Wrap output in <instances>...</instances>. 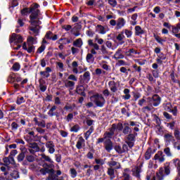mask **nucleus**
<instances>
[{
	"mask_svg": "<svg viewBox=\"0 0 180 180\" xmlns=\"http://www.w3.org/2000/svg\"><path fill=\"white\" fill-rule=\"evenodd\" d=\"M40 77L39 79V89L41 92L46 91V72L41 71L40 72Z\"/></svg>",
	"mask_w": 180,
	"mask_h": 180,
	"instance_id": "39448f33",
	"label": "nucleus"
},
{
	"mask_svg": "<svg viewBox=\"0 0 180 180\" xmlns=\"http://www.w3.org/2000/svg\"><path fill=\"white\" fill-rule=\"evenodd\" d=\"M147 103V100L144 98V97L141 99H140L138 102V105L139 106H144Z\"/></svg>",
	"mask_w": 180,
	"mask_h": 180,
	"instance_id": "3c124183",
	"label": "nucleus"
},
{
	"mask_svg": "<svg viewBox=\"0 0 180 180\" xmlns=\"http://www.w3.org/2000/svg\"><path fill=\"white\" fill-rule=\"evenodd\" d=\"M108 175H109L111 180H112L115 176V169L113 167H108L107 171Z\"/></svg>",
	"mask_w": 180,
	"mask_h": 180,
	"instance_id": "a878e982",
	"label": "nucleus"
},
{
	"mask_svg": "<svg viewBox=\"0 0 180 180\" xmlns=\"http://www.w3.org/2000/svg\"><path fill=\"white\" fill-rule=\"evenodd\" d=\"M62 29H64V30H65L66 32H68L71 30V29H72V26L70 25H63Z\"/></svg>",
	"mask_w": 180,
	"mask_h": 180,
	"instance_id": "e2e57ef3",
	"label": "nucleus"
},
{
	"mask_svg": "<svg viewBox=\"0 0 180 180\" xmlns=\"http://www.w3.org/2000/svg\"><path fill=\"white\" fill-rule=\"evenodd\" d=\"M103 95L105 97L108 98L110 95V91H109V89H105L104 91H103Z\"/></svg>",
	"mask_w": 180,
	"mask_h": 180,
	"instance_id": "69168bd1",
	"label": "nucleus"
},
{
	"mask_svg": "<svg viewBox=\"0 0 180 180\" xmlns=\"http://www.w3.org/2000/svg\"><path fill=\"white\" fill-rule=\"evenodd\" d=\"M161 103V98L158 95L155 94L152 98H148V105L149 106H158Z\"/></svg>",
	"mask_w": 180,
	"mask_h": 180,
	"instance_id": "423d86ee",
	"label": "nucleus"
},
{
	"mask_svg": "<svg viewBox=\"0 0 180 180\" xmlns=\"http://www.w3.org/2000/svg\"><path fill=\"white\" fill-rule=\"evenodd\" d=\"M56 109H57V107L56 105H53L49 110V112H48V115H49L50 116H54V111L56 110Z\"/></svg>",
	"mask_w": 180,
	"mask_h": 180,
	"instance_id": "13d9d810",
	"label": "nucleus"
},
{
	"mask_svg": "<svg viewBox=\"0 0 180 180\" xmlns=\"http://www.w3.org/2000/svg\"><path fill=\"white\" fill-rule=\"evenodd\" d=\"M46 148H48L49 154H54L56 152V146L53 141H49L46 143Z\"/></svg>",
	"mask_w": 180,
	"mask_h": 180,
	"instance_id": "f8f14e48",
	"label": "nucleus"
},
{
	"mask_svg": "<svg viewBox=\"0 0 180 180\" xmlns=\"http://www.w3.org/2000/svg\"><path fill=\"white\" fill-rule=\"evenodd\" d=\"M112 58H115V60H122L124 58V55L122 53V49H119L114 54Z\"/></svg>",
	"mask_w": 180,
	"mask_h": 180,
	"instance_id": "aec40b11",
	"label": "nucleus"
},
{
	"mask_svg": "<svg viewBox=\"0 0 180 180\" xmlns=\"http://www.w3.org/2000/svg\"><path fill=\"white\" fill-rule=\"evenodd\" d=\"M25 98L24 97H20L17 98L16 103L17 105H22V103H25Z\"/></svg>",
	"mask_w": 180,
	"mask_h": 180,
	"instance_id": "bf43d9fd",
	"label": "nucleus"
},
{
	"mask_svg": "<svg viewBox=\"0 0 180 180\" xmlns=\"http://www.w3.org/2000/svg\"><path fill=\"white\" fill-rule=\"evenodd\" d=\"M22 49L27 51V53H34V46L32 44L24 43Z\"/></svg>",
	"mask_w": 180,
	"mask_h": 180,
	"instance_id": "ddd939ff",
	"label": "nucleus"
},
{
	"mask_svg": "<svg viewBox=\"0 0 180 180\" xmlns=\"http://www.w3.org/2000/svg\"><path fill=\"white\" fill-rule=\"evenodd\" d=\"M27 43L29 44H36L37 43V38H34L33 37H30L27 38Z\"/></svg>",
	"mask_w": 180,
	"mask_h": 180,
	"instance_id": "c9c22d12",
	"label": "nucleus"
},
{
	"mask_svg": "<svg viewBox=\"0 0 180 180\" xmlns=\"http://www.w3.org/2000/svg\"><path fill=\"white\" fill-rule=\"evenodd\" d=\"M124 34H123V32L122 31L116 37L117 40L118 41H122V40H124Z\"/></svg>",
	"mask_w": 180,
	"mask_h": 180,
	"instance_id": "a18cd8bd",
	"label": "nucleus"
},
{
	"mask_svg": "<svg viewBox=\"0 0 180 180\" xmlns=\"http://www.w3.org/2000/svg\"><path fill=\"white\" fill-rule=\"evenodd\" d=\"M110 26L115 27V30H120L126 26V20L123 18H119L117 20L111 19L110 20Z\"/></svg>",
	"mask_w": 180,
	"mask_h": 180,
	"instance_id": "7ed1b4c3",
	"label": "nucleus"
},
{
	"mask_svg": "<svg viewBox=\"0 0 180 180\" xmlns=\"http://www.w3.org/2000/svg\"><path fill=\"white\" fill-rule=\"evenodd\" d=\"M167 127H169L170 130H174L175 129V121L167 123Z\"/></svg>",
	"mask_w": 180,
	"mask_h": 180,
	"instance_id": "49530a36",
	"label": "nucleus"
},
{
	"mask_svg": "<svg viewBox=\"0 0 180 180\" xmlns=\"http://www.w3.org/2000/svg\"><path fill=\"white\" fill-rule=\"evenodd\" d=\"M90 99L98 108H103L105 103H106V100L105 97L102 95L95 94L90 97Z\"/></svg>",
	"mask_w": 180,
	"mask_h": 180,
	"instance_id": "f03ea898",
	"label": "nucleus"
},
{
	"mask_svg": "<svg viewBox=\"0 0 180 180\" xmlns=\"http://www.w3.org/2000/svg\"><path fill=\"white\" fill-rule=\"evenodd\" d=\"M46 174H49L48 180H58V176L54 174V169L51 168L49 169H46Z\"/></svg>",
	"mask_w": 180,
	"mask_h": 180,
	"instance_id": "9b49d317",
	"label": "nucleus"
},
{
	"mask_svg": "<svg viewBox=\"0 0 180 180\" xmlns=\"http://www.w3.org/2000/svg\"><path fill=\"white\" fill-rule=\"evenodd\" d=\"M165 139H166L167 141H171V140H174V136H172V134H166L165 135Z\"/></svg>",
	"mask_w": 180,
	"mask_h": 180,
	"instance_id": "680f3d73",
	"label": "nucleus"
},
{
	"mask_svg": "<svg viewBox=\"0 0 180 180\" xmlns=\"http://www.w3.org/2000/svg\"><path fill=\"white\" fill-rule=\"evenodd\" d=\"M116 130V124H113L112 127L110 129V131L104 133L103 137L106 140H110L115 135V131Z\"/></svg>",
	"mask_w": 180,
	"mask_h": 180,
	"instance_id": "6e6552de",
	"label": "nucleus"
},
{
	"mask_svg": "<svg viewBox=\"0 0 180 180\" xmlns=\"http://www.w3.org/2000/svg\"><path fill=\"white\" fill-rule=\"evenodd\" d=\"M127 139L128 141H134V140L136 139V136L133 134H129L127 136Z\"/></svg>",
	"mask_w": 180,
	"mask_h": 180,
	"instance_id": "5fc2aeb1",
	"label": "nucleus"
},
{
	"mask_svg": "<svg viewBox=\"0 0 180 180\" xmlns=\"http://www.w3.org/2000/svg\"><path fill=\"white\" fill-rule=\"evenodd\" d=\"M73 46H75L76 47H81L82 46V39L81 38L76 39L73 42Z\"/></svg>",
	"mask_w": 180,
	"mask_h": 180,
	"instance_id": "58836bf2",
	"label": "nucleus"
},
{
	"mask_svg": "<svg viewBox=\"0 0 180 180\" xmlns=\"http://www.w3.org/2000/svg\"><path fill=\"white\" fill-rule=\"evenodd\" d=\"M76 91L79 95H84V86L82 85L78 86L77 87Z\"/></svg>",
	"mask_w": 180,
	"mask_h": 180,
	"instance_id": "79ce46f5",
	"label": "nucleus"
},
{
	"mask_svg": "<svg viewBox=\"0 0 180 180\" xmlns=\"http://www.w3.org/2000/svg\"><path fill=\"white\" fill-rule=\"evenodd\" d=\"M108 165L110 166V168H113V167H115V169H120L122 168L120 163L115 160L108 162Z\"/></svg>",
	"mask_w": 180,
	"mask_h": 180,
	"instance_id": "a211bd4d",
	"label": "nucleus"
},
{
	"mask_svg": "<svg viewBox=\"0 0 180 180\" xmlns=\"http://www.w3.org/2000/svg\"><path fill=\"white\" fill-rule=\"evenodd\" d=\"M164 169L161 167L159 169V172L157 173V178L158 180H163L164 179Z\"/></svg>",
	"mask_w": 180,
	"mask_h": 180,
	"instance_id": "c85d7f7f",
	"label": "nucleus"
},
{
	"mask_svg": "<svg viewBox=\"0 0 180 180\" xmlns=\"http://www.w3.org/2000/svg\"><path fill=\"white\" fill-rule=\"evenodd\" d=\"M154 160L158 161V162H164L165 161V155L162 151H158L154 156Z\"/></svg>",
	"mask_w": 180,
	"mask_h": 180,
	"instance_id": "9d476101",
	"label": "nucleus"
},
{
	"mask_svg": "<svg viewBox=\"0 0 180 180\" xmlns=\"http://www.w3.org/2000/svg\"><path fill=\"white\" fill-rule=\"evenodd\" d=\"M154 153H155V149L153 150V148H148L144 155L145 160H150V158H151V155H153Z\"/></svg>",
	"mask_w": 180,
	"mask_h": 180,
	"instance_id": "6ab92c4d",
	"label": "nucleus"
},
{
	"mask_svg": "<svg viewBox=\"0 0 180 180\" xmlns=\"http://www.w3.org/2000/svg\"><path fill=\"white\" fill-rule=\"evenodd\" d=\"M108 4L112 8H115V6L117 5V1L116 0H108Z\"/></svg>",
	"mask_w": 180,
	"mask_h": 180,
	"instance_id": "4d7b16f0",
	"label": "nucleus"
},
{
	"mask_svg": "<svg viewBox=\"0 0 180 180\" xmlns=\"http://www.w3.org/2000/svg\"><path fill=\"white\" fill-rule=\"evenodd\" d=\"M80 78H82L83 82L88 84L91 81V72L89 71L85 72L83 75L80 76Z\"/></svg>",
	"mask_w": 180,
	"mask_h": 180,
	"instance_id": "2eb2a0df",
	"label": "nucleus"
},
{
	"mask_svg": "<svg viewBox=\"0 0 180 180\" xmlns=\"http://www.w3.org/2000/svg\"><path fill=\"white\" fill-rule=\"evenodd\" d=\"M124 128V124H122V122H119L117 125V129L119 130V131H123V129Z\"/></svg>",
	"mask_w": 180,
	"mask_h": 180,
	"instance_id": "0e129e2a",
	"label": "nucleus"
},
{
	"mask_svg": "<svg viewBox=\"0 0 180 180\" xmlns=\"http://www.w3.org/2000/svg\"><path fill=\"white\" fill-rule=\"evenodd\" d=\"M174 148H176L177 150H180V142L177 141L174 143Z\"/></svg>",
	"mask_w": 180,
	"mask_h": 180,
	"instance_id": "774afa93",
	"label": "nucleus"
},
{
	"mask_svg": "<svg viewBox=\"0 0 180 180\" xmlns=\"http://www.w3.org/2000/svg\"><path fill=\"white\" fill-rule=\"evenodd\" d=\"M134 30L135 36H141L142 34H144V30H143V28H141L139 25L135 26Z\"/></svg>",
	"mask_w": 180,
	"mask_h": 180,
	"instance_id": "5701e85b",
	"label": "nucleus"
},
{
	"mask_svg": "<svg viewBox=\"0 0 180 180\" xmlns=\"http://www.w3.org/2000/svg\"><path fill=\"white\" fill-rule=\"evenodd\" d=\"M97 31L100 34H105L106 33V30H105V27L98 25H97Z\"/></svg>",
	"mask_w": 180,
	"mask_h": 180,
	"instance_id": "f704fd0d",
	"label": "nucleus"
},
{
	"mask_svg": "<svg viewBox=\"0 0 180 180\" xmlns=\"http://www.w3.org/2000/svg\"><path fill=\"white\" fill-rule=\"evenodd\" d=\"M164 153L167 157H172V153H171V149L169 148H165Z\"/></svg>",
	"mask_w": 180,
	"mask_h": 180,
	"instance_id": "09e8293b",
	"label": "nucleus"
},
{
	"mask_svg": "<svg viewBox=\"0 0 180 180\" xmlns=\"http://www.w3.org/2000/svg\"><path fill=\"white\" fill-rule=\"evenodd\" d=\"M94 132V127H91L84 134V138L86 140L89 139V136Z\"/></svg>",
	"mask_w": 180,
	"mask_h": 180,
	"instance_id": "72a5a7b5",
	"label": "nucleus"
},
{
	"mask_svg": "<svg viewBox=\"0 0 180 180\" xmlns=\"http://www.w3.org/2000/svg\"><path fill=\"white\" fill-rule=\"evenodd\" d=\"M41 153L39 154V157L41 160V161H43L42 163V167L43 168H41V169H39V172L40 174H41L42 175H46V155L43 153H44V148H42L39 151Z\"/></svg>",
	"mask_w": 180,
	"mask_h": 180,
	"instance_id": "0eeeda50",
	"label": "nucleus"
},
{
	"mask_svg": "<svg viewBox=\"0 0 180 180\" xmlns=\"http://www.w3.org/2000/svg\"><path fill=\"white\" fill-rule=\"evenodd\" d=\"M65 86L66 88H70V89H74V87L75 86V82L71 80H66L65 82Z\"/></svg>",
	"mask_w": 180,
	"mask_h": 180,
	"instance_id": "393cba45",
	"label": "nucleus"
},
{
	"mask_svg": "<svg viewBox=\"0 0 180 180\" xmlns=\"http://www.w3.org/2000/svg\"><path fill=\"white\" fill-rule=\"evenodd\" d=\"M129 172H130V169H125L123 172V176L124 180H130V174H129Z\"/></svg>",
	"mask_w": 180,
	"mask_h": 180,
	"instance_id": "2f4dec72",
	"label": "nucleus"
},
{
	"mask_svg": "<svg viewBox=\"0 0 180 180\" xmlns=\"http://www.w3.org/2000/svg\"><path fill=\"white\" fill-rule=\"evenodd\" d=\"M174 137L176 140H180V131L179 129H174Z\"/></svg>",
	"mask_w": 180,
	"mask_h": 180,
	"instance_id": "864d4df0",
	"label": "nucleus"
},
{
	"mask_svg": "<svg viewBox=\"0 0 180 180\" xmlns=\"http://www.w3.org/2000/svg\"><path fill=\"white\" fill-rule=\"evenodd\" d=\"M108 86L113 94L117 92V84L115 81H110L108 82Z\"/></svg>",
	"mask_w": 180,
	"mask_h": 180,
	"instance_id": "dca6fc26",
	"label": "nucleus"
},
{
	"mask_svg": "<svg viewBox=\"0 0 180 180\" xmlns=\"http://www.w3.org/2000/svg\"><path fill=\"white\" fill-rule=\"evenodd\" d=\"M81 129V127H79V125L76 124L74 125L71 129H70V131H74L75 133H77V131H79V129Z\"/></svg>",
	"mask_w": 180,
	"mask_h": 180,
	"instance_id": "37998d69",
	"label": "nucleus"
},
{
	"mask_svg": "<svg viewBox=\"0 0 180 180\" xmlns=\"http://www.w3.org/2000/svg\"><path fill=\"white\" fill-rule=\"evenodd\" d=\"M12 68L13 71H19V70H20V65L18 63H15L13 65Z\"/></svg>",
	"mask_w": 180,
	"mask_h": 180,
	"instance_id": "8fccbe9b",
	"label": "nucleus"
},
{
	"mask_svg": "<svg viewBox=\"0 0 180 180\" xmlns=\"http://www.w3.org/2000/svg\"><path fill=\"white\" fill-rule=\"evenodd\" d=\"M146 180H155V176L154 175V173H148L146 176Z\"/></svg>",
	"mask_w": 180,
	"mask_h": 180,
	"instance_id": "603ef678",
	"label": "nucleus"
},
{
	"mask_svg": "<svg viewBox=\"0 0 180 180\" xmlns=\"http://www.w3.org/2000/svg\"><path fill=\"white\" fill-rule=\"evenodd\" d=\"M123 134L127 135L129 133H131V128L129 127L128 122H124V128L122 129Z\"/></svg>",
	"mask_w": 180,
	"mask_h": 180,
	"instance_id": "4be33fe9",
	"label": "nucleus"
},
{
	"mask_svg": "<svg viewBox=\"0 0 180 180\" xmlns=\"http://www.w3.org/2000/svg\"><path fill=\"white\" fill-rule=\"evenodd\" d=\"M152 74L154 78H158L160 77V74L158 73V70H152Z\"/></svg>",
	"mask_w": 180,
	"mask_h": 180,
	"instance_id": "338daca9",
	"label": "nucleus"
},
{
	"mask_svg": "<svg viewBox=\"0 0 180 180\" xmlns=\"http://www.w3.org/2000/svg\"><path fill=\"white\" fill-rule=\"evenodd\" d=\"M104 144L105 150L106 151H108V153H110V151L113 150V143H112V141H110V139L105 140L104 141Z\"/></svg>",
	"mask_w": 180,
	"mask_h": 180,
	"instance_id": "4468645a",
	"label": "nucleus"
},
{
	"mask_svg": "<svg viewBox=\"0 0 180 180\" xmlns=\"http://www.w3.org/2000/svg\"><path fill=\"white\" fill-rule=\"evenodd\" d=\"M180 28L178 27L177 24L175 26L172 27V34H176L177 33H179Z\"/></svg>",
	"mask_w": 180,
	"mask_h": 180,
	"instance_id": "a19ab883",
	"label": "nucleus"
},
{
	"mask_svg": "<svg viewBox=\"0 0 180 180\" xmlns=\"http://www.w3.org/2000/svg\"><path fill=\"white\" fill-rule=\"evenodd\" d=\"M85 144V139H84V138H82V136L79 137L77 144H76V147L78 150H81V148H82V146Z\"/></svg>",
	"mask_w": 180,
	"mask_h": 180,
	"instance_id": "b1692460",
	"label": "nucleus"
},
{
	"mask_svg": "<svg viewBox=\"0 0 180 180\" xmlns=\"http://www.w3.org/2000/svg\"><path fill=\"white\" fill-rule=\"evenodd\" d=\"M70 174L71 178H77V176L78 175L77 170L74 168H70Z\"/></svg>",
	"mask_w": 180,
	"mask_h": 180,
	"instance_id": "ea45409f",
	"label": "nucleus"
},
{
	"mask_svg": "<svg viewBox=\"0 0 180 180\" xmlns=\"http://www.w3.org/2000/svg\"><path fill=\"white\" fill-rule=\"evenodd\" d=\"M11 177L13 178V179H18L19 178V172L14 170L11 174Z\"/></svg>",
	"mask_w": 180,
	"mask_h": 180,
	"instance_id": "c03bdc74",
	"label": "nucleus"
},
{
	"mask_svg": "<svg viewBox=\"0 0 180 180\" xmlns=\"http://www.w3.org/2000/svg\"><path fill=\"white\" fill-rule=\"evenodd\" d=\"M86 60L87 63L93 64L94 61H95V58H94V55H92V53H88L86 55Z\"/></svg>",
	"mask_w": 180,
	"mask_h": 180,
	"instance_id": "7c9ffc66",
	"label": "nucleus"
},
{
	"mask_svg": "<svg viewBox=\"0 0 180 180\" xmlns=\"http://www.w3.org/2000/svg\"><path fill=\"white\" fill-rule=\"evenodd\" d=\"M10 43H14V44L17 45V47L14 48V50H19L22 47L20 43H23V38L22 36L14 33L10 37Z\"/></svg>",
	"mask_w": 180,
	"mask_h": 180,
	"instance_id": "20e7f679",
	"label": "nucleus"
},
{
	"mask_svg": "<svg viewBox=\"0 0 180 180\" xmlns=\"http://www.w3.org/2000/svg\"><path fill=\"white\" fill-rule=\"evenodd\" d=\"M29 147L30 148H32V150H34V151H40V148H39V146L36 143H30Z\"/></svg>",
	"mask_w": 180,
	"mask_h": 180,
	"instance_id": "4c0bfd02",
	"label": "nucleus"
},
{
	"mask_svg": "<svg viewBox=\"0 0 180 180\" xmlns=\"http://www.w3.org/2000/svg\"><path fill=\"white\" fill-rule=\"evenodd\" d=\"M17 160L18 162H22V161L25 160V153H20L17 157Z\"/></svg>",
	"mask_w": 180,
	"mask_h": 180,
	"instance_id": "de8ad7c7",
	"label": "nucleus"
},
{
	"mask_svg": "<svg viewBox=\"0 0 180 180\" xmlns=\"http://www.w3.org/2000/svg\"><path fill=\"white\" fill-rule=\"evenodd\" d=\"M46 161H48V162H50L49 165L46 164V167L51 169L54 168V165H53L54 162L53 161V160L51 159L50 157L46 156Z\"/></svg>",
	"mask_w": 180,
	"mask_h": 180,
	"instance_id": "e433bc0d",
	"label": "nucleus"
},
{
	"mask_svg": "<svg viewBox=\"0 0 180 180\" xmlns=\"http://www.w3.org/2000/svg\"><path fill=\"white\" fill-rule=\"evenodd\" d=\"M143 167V164H141L139 167H136L133 169L132 172L134 176L136 178H140V172H141V167Z\"/></svg>",
	"mask_w": 180,
	"mask_h": 180,
	"instance_id": "412c9836",
	"label": "nucleus"
},
{
	"mask_svg": "<svg viewBox=\"0 0 180 180\" xmlns=\"http://www.w3.org/2000/svg\"><path fill=\"white\" fill-rule=\"evenodd\" d=\"M4 162L5 164V165H11V164L12 165H14L15 164V159L13 158V157L12 156H8V157H6L3 159Z\"/></svg>",
	"mask_w": 180,
	"mask_h": 180,
	"instance_id": "f3484780",
	"label": "nucleus"
},
{
	"mask_svg": "<svg viewBox=\"0 0 180 180\" xmlns=\"http://www.w3.org/2000/svg\"><path fill=\"white\" fill-rule=\"evenodd\" d=\"M68 81H75L77 82L78 81V78L75 77L74 75H70L68 77Z\"/></svg>",
	"mask_w": 180,
	"mask_h": 180,
	"instance_id": "052dcab7",
	"label": "nucleus"
},
{
	"mask_svg": "<svg viewBox=\"0 0 180 180\" xmlns=\"http://www.w3.org/2000/svg\"><path fill=\"white\" fill-rule=\"evenodd\" d=\"M115 150L117 153H118V154H123V153H126L127 151L129 150V146L124 144L122 145V147L117 145L115 146Z\"/></svg>",
	"mask_w": 180,
	"mask_h": 180,
	"instance_id": "1a4fd4ad",
	"label": "nucleus"
},
{
	"mask_svg": "<svg viewBox=\"0 0 180 180\" xmlns=\"http://www.w3.org/2000/svg\"><path fill=\"white\" fill-rule=\"evenodd\" d=\"M72 72L74 74H78V63L73 61L72 63Z\"/></svg>",
	"mask_w": 180,
	"mask_h": 180,
	"instance_id": "c756f323",
	"label": "nucleus"
},
{
	"mask_svg": "<svg viewBox=\"0 0 180 180\" xmlns=\"http://www.w3.org/2000/svg\"><path fill=\"white\" fill-rule=\"evenodd\" d=\"M44 44H46L45 38L43 39L42 45L37 51V54H41V53L44 51V50L46 49V46H44Z\"/></svg>",
	"mask_w": 180,
	"mask_h": 180,
	"instance_id": "bb28decb",
	"label": "nucleus"
},
{
	"mask_svg": "<svg viewBox=\"0 0 180 180\" xmlns=\"http://www.w3.org/2000/svg\"><path fill=\"white\" fill-rule=\"evenodd\" d=\"M122 32H123V34L126 35L127 39H130L131 36H133V32H131V30L124 29L122 30Z\"/></svg>",
	"mask_w": 180,
	"mask_h": 180,
	"instance_id": "473e14b6",
	"label": "nucleus"
},
{
	"mask_svg": "<svg viewBox=\"0 0 180 180\" xmlns=\"http://www.w3.org/2000/svg\"><path fill=\"white\" fill-rule=\"evenodd\" d=\"M7 81H8V82H9L10 84H13V82H15V74L10 75V76L8 77Z\"/></svg>",
	"mask_w": 180,
	"mask_h": 180,
	"instance_id": "6e6d98bb",
	"label": "nucleus"
},
{
	"mask_svg": "<svg viewBox=\"0 0 180 180\" xmlns=\"http://www.w3.org/2000/svg\"><path fill=\"white\" fill-rule=\"evenodd\" d=\"M39 4H34L30 8H25L21 11L22 15H28V13H31L30 15V25L29 27L30 29V34L32 36H39V30H40V25H41V22L39 20Z\"/></svg>",
	"mask_w": 180,
	"mask_h": 180,
	"instance_id": "f257e3e1",
	"label": "nucleus"
},
{
	"mask_svg": "<svg viewBox=\"0 0 180 180\" xmlns=\"http://www.w3.org/2000/svg\"><path fill=\"white\" fill-rule=\"evenodd\" d=\"M172 162H173L174 165L176 167V168L177 169L178 172H179L178 174L180 176V160H179V159H174L172 160Z\"/></svg>",
	"mask_w": 180,
	"mask_h": 180,
	"instance_id": "cd10ccee",
	"label": "nucleus"
}]
</instances>
